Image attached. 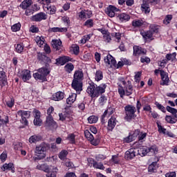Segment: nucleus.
Wrapping results in <instances>:
<instances>
[{
	"instance_id": "f257e3e1",
	"label": "nucleus",
	"mask_w": 177,
	"mask_h": 177,
	"mask_svg": "<svg viewBox=\"0 0 177 177\" xmlns=\"http://www.w3.org/2000/svg\"><path fill=\"white\" fill-rule=\"evenodd\" d=\"M118 92L122 99L124 96H131L133 93V86L132 82L121 77L118 79Z\"/></svg>"
},
{
	"instance_id": "f03ea898",
	"label": "nucleus",
	"mask_w": 177,
	"mask_h": 177,
	"mask_svg": "<svg viewBox=\"0 0 177 177\" xmlns=\"http://www.w3.org/2000/svg\"><path fill=\"white\" fill-rule=\"evenodd\" d=\"M106 88H107V84H101L97 86L95 83L91 82L88 84L86 92L90 97L93 99L95 97H99L100 95H103L106 92Z\"/></svg>"
},
{
	"instance_id": "7ed1b4c3",
	"label": "nucleus",
	"mask_w": 177,
	"mask_h": 177,
	"mask_svg": "<svg viewBox=\"0 0 177 177\" xmlns=\"http://www.w3.org/2000/svg\"><path fill=\"white\" fill-rule=\"evenodd\" d=\"M50 73V70L49 69V66H46L44 67L40 68L37 70V73H33V77L35 80H39L41 81V82H45L47 81L46 77Z\"/></svg>"
},
{
	"instance_id": "20e7f679",
	"label": "nucleus",
	"mask_w": 177,
	"mask_h": 177,
	"mask_svg": "<svg viewBox=\"0 0 177 177\" xmlns=\"http://www.w3.org/2000/svg\"><path fill=\"white\" fill-rule=\"evenodd\" d=\"M124 120L126 121H131L132 118H135V113H136V107L132 106V105H127L124 107Z\"/></svg>"
},
{
	"instance_id": "39448f33",
	"label": "nucleus",
	"mask_w": 177,
	"mask_h": 177,
	"mask_svg": "<svg viewBox=\"0 0 177 177\" xmlns=\"http://www.w3.org/2000/svg\"><path fill=\"white\" fill-rule=\"evenodd\" d=\"M21 117V122L24 124V125H28V120L27 118H30L31 117V112L28 111L19 110L17 113V117Z\"/></svg>"
},
{
	"instance_id": "423d86ee",
	"label": "nucleus",
	"mask_w": 177,
	"mask_h": 177,
	"mask_svg": "<svg viewBox=\"0 0 177 177\" xmlns=\"http://www.w3.org/2000/svg\"><path fill=\"white\" fill-rule=\"evenodd\" d=\"M48 149V144L41 143L39 145L36 147V154H41V156H37L38 160H43V158H45L46 155L44 153V151H46Z\"/></svg>"
},
{
	"instance_id": "0eeeda50",
	"label": "nucleus",
	"mask_w": 177,
	"mask_h": 177,
	"mask_svg": "<svg viewBox=\"0 0 177 177\" xmlns=\"http://www.w3.org/2000/svg\"><path fill=\"white\" fill-rule=\"evenodd\" d=\"M50 0H42L44 9H47V13L48 15H55L56 13V6L50 5Z\"/></svg>"
},
{
	"instance_id": "6e6552de",
	"label": "nucleus",
	"mask_w": 177,
	"mask_h": 177,
	"mask_svg": "<svg viewBox=\"0 0 177 177\" xmlns=\"http://www.w3.org/2000/svg\"><path fill=\"white\" fill-rule=\"evenodd\" d=\"M45 127L50 129H56L57 128V123L53 119V116H46Z\"/></svg>"
},
{
	"instance_id": "1a4fd4ad",
	"label": "nucleus",
	"mask_w": 177,
	"mask_h": 177,
	"mask_svg": "<svg viewBox=\"0 0 177 177\" xmlns=\"http://www.w3.org/2000/svg\"><path fill=\"white\" fill-rule=\"evenodd\" d=\"M34 120L33 124L36 127H41L42 125V119H41V111L34 109Z\"/></svg>"
},
{
	"instance_id": "9d476101",
	"label": "nucleus",
	"mask_w": 177,
	"mask_h": 177,
	"mask_svg": "<svg viewBox=\"0 0 177 177\" xmlns=\"http://www.w3.org/2000/svg\"><path fill=\"white\" fill-rule=\"evenodd\" d=\"M137 154L136 147L131 148L125 152L124 158L125 160H133Z\"/></svg>"
},
{
	"instance_id": "9b49d317",
	"label": "nucleus",
	"mask_w": 177,
	"mask_h": 177,
	"mask_svg": "<svg viewBox=\"0 0 177 177\" xmlns=\"http://www.w3.org/2000/svg\"><path fill=\"white\" fill-rule=\"evenodd\" d=\"M78 17L80 20H86L92 17V12L89 10H82L78 12Z\"/></svg>"
},
{
	"instance_id": "f8f14e48",
	"label": "nucleus",
	"mask_w": 177,
	"mask_h": 177,
	"mask_svg": "<svg viewBox=\"0 0 177 177\" xmlns=\"http://www.w3.org/2000/svg\"><path fill=\"white\" fill-rule=\"evenodd\" d=\"M48 19V15L45 12H39L31 17L32 21H42V20H46Z\"/></svg>"
},
{
	"instance_id": "ddd939ff",
	"label": "nucleus",
	"mask_w": 177,
	"mask_h": 177,
	"mask_svg": "<svg viewBox=\"0 0 177 177\" xmlns=\"http://www.w3.org/2000/svg\"><path fill=\"white\" fill-rule=\"evenodd\" d=\"M71 86L73 89L76 91L77 93H80L82 91V82L73 80Z\"/></svg>"
},
{
	"instance_id": "4468645a",
	"label": "nucleus",
	"mask_w": 177,
	"mask_h": 177,
	"mask_svg": "<svg viewBox=\"0 0 177 177\" xmlns=\"http://www.w3.org/2000/svg\"><path fill=\"white\" fill-rule=\"evenodd\" d=\"M104 62L108 66H110V67H115L117 66V61H115V59L111 55H108L104 57Z\"/></svg>"
},
{
	"instance_id": "2eb2a0df",
	"label": "nucleus",
	"mask_w": 177,
	"mask_h": 177,
	"mask_svg": "<svg viewBox=\"0 0 177 177\" xmlns=\"http://www.w3.org/2000/svg\"><path fill=\"white\" fill-rule=\"evenodd\" d=\"M20 77L24 82H27L31 80V71L28 69H24L21 71Z\"/></svg>"
},
{
	"instance_id": "dca6fc26",
	"label": "nucleus",
	"mask_w": 177,
	"mask_h": 177,
	"mask_svg": "<svg viewBox=\"0 0 177 177\" xmlns=\"http://www.w3.org/2000/svg\"><path fill=\"white\" fill-rule=\"evenodd\" d=\"M115 12H118V8L114 6L110 5L105 9V13L109 15V17H114V16H115Z\"/></svg>"
},
{
	"instance_id": "f3484780",
	"label": "nucleus",
	"mask_w": 177,
	"mask_h": 177,
	"mask_svg": "<svg viewBox=\"0 0 177 177\" xmlns=\"http://www.w3.org/2000/svg\"><path fill=\"white\" fill-rule=\"evenodd\" d=\"M146 136H147V133L140 132V134L138 135V142H136L133 146V147H136V149H139L140 147V144L142 143V142H145V139H146Z\"/></svg>"
},
{
	"instance_id": "a211bd4d",
	"label": "nucleus",
	"mask_w": 177,
	"mask_h": 177,
	"mask_svg": "<svg viewBox=\"0 0 177 177\" xmlns=\"http://www.w3.org/2000/svg\"><path fill=\"white\" fill-rule=\"evenodd\" d=\"M73 59L68 56H63L56 59V63L58 66H64L66 63H68V62H71Z\"/></svg>"
},
{
	"instance_id": "6ab92c4d",
	"label": "nucleus",
	"mask_w": 177,
	"mask_h": 177,
	"mask_svg": "<svg viewBox=\"0 0 177 177\" xmlns=\"http://www.w3.org/2000/svg\"><path fill=\"white\" fill-rule=\"evenodd\" d=\"M133 56H139L140 55H146L147 50L146 49L139 46H134L133 47Z\"/></svg>"
},
{
	"instance_id": "aec40b11",
	"label": "nucleus",
	"mask_w": 177,
	"mask_h": 177,
	"mask_svg": "<svg viewBox=\"0 0 177 177\" xmlns=\"http://www.w3.org/2000/svg\"><path fill=\"white\" fill-rule=\"evenodd\" d=\"M114 113V110H113V108L109 107L102 114V115L101 116V122L102 124H104L105 122V118L106 117V118H109V117H110V115H113Z\"/></svg>"
},
{
	"instance_id": "412c9836",
	"label": "nucleus",
	"mask_w": 177,
	"mask_h": 177,
	"mask_svg": "<svg viewBox=\"0 0 177 177\" xmlns=\"http://www.w3.org/2000/svg\"><path fill=\"white\" fill-rule=\"evenodd\" d=\"M140 133V130L136 129L132 133H131L128 138L125 139V142H127V143H131L133 140H135L138 136H139Z\"/></svg>"
},
{
	"instance_id": "4be33fe9",
	"label": "nucleus",
	"mask_w": 177,
	"mask_h": 177,
	"mask_svg": "<svg viewBox=\"0 0 177 177\" xmlns=\"http://www.w3.org/2000/svg\"><path fill=\"white\" fill-rule=\"evenodd\" d=\"M73 80L81 82L84 80V72L82 71V69H78L75 71L73 75Z\"/></svg>"
},
{
	"instance_id": "5701e85b",
	"label": "nucleus",
	"mask_w": 177,
	"mask_h": 177,
	"mask_svg": "<svg viewBox=\"0 0 177 177\" xmlns=\"http://www.w3.org/2000/svg\"><path fill=\"white\" fill-rule=\"evenodd\" d=\"M88 165H91V167L93 165V167L96 168L97 169H102V170L104 169V166L102 162H97L93 159H88Z\"/></svg>"
},
{
	"instance_id": "b1692460",
	"label": "nucleus",
	"mask_w": 177,
	"mask_h": 177,
	"mask_svg": "<svg viewBox=\"0 0 177 177\" xmlns=\"http://www.w3.org/2000/svg\"><path fill=\"white\" fill-rule=\"evenodd\" d=\"M160 76L162 83H160V85H167L169 83V77H168V73L165 71L161 70L160 71Z\"/></svg>"
},
{
	"instance_id": "393cba45",
	"label": "nucleus",
	"mask_w": 177,
	"mask_h": 177,
	"mask_svg": "<svg viewBox=\"0 0 177 177\" xmlns=\"http://www.w3.org/2000/svg\"><path fill=\"white\" fill-rule=\"evenodd\" d=\"M115 125H117V119L114 117H111L108 120V125H107L108 131H113V129L115 128Z\"/></svg>"
},
{
	"instance_id": "a878e982",
	"label": "nucleus",
	"mask_w": 177,
	"mask_h": 177,
	"mask_svg": "<svg viewBox=\"0 0 177 177\" xmlns=\"http://www.w3.org/2000/svg\"><path fill=\"white\" fill-rule=\"evenodd\" d=\"M64 99V93L62 91H57L53 95V100L55 102H59V100H63Z\"/></svg>"
},
{
	"instance_id": "bb28decb",
	"label": "nucleus",
	"mask_w": 177,
	"mask_h": 177,
	"mask_svg": "<svg viewBox=\"0 0 177 177\" xmlns=\"http://www.w3.org/2000/svg\"><path fill=\"white\" fill-rule=\"evenodd\" d=\"M118 18L121 23H126V21H129L131 19V16L127 13H121L118 15Z\"/></svg>"
},
{
	"instance_id": "cd10ccee",
	"label": "nucleus",
	"mask_w": 177,
	"mask_h": 177,
	"mask_svg": "<svg viewBox=\"0 0 177 177\" xmlns=\"http://www.w3.org/2000/svg\"><path fill=\"white\" fill-rule=\"evenodd\" d=\"M51 45L53 49H56L57 50L62 49V41L60 39L52 40Z\"/></svg>"
},
{
	"instance_id": "c85d7f7f",
	"label": "nucleus",
	"mask_w": 177,
	"mask_h": 177,
	"mask_svg": "<svg viewBox=\"0 0 177 177\" xmlns=\"http://www.w3.org/2000/svg\"><path fill=\"white\" fill-rule=\"evenodd\" d=\"M15 46L16 52H17V53H23V50H24V48H28V45L26 46V41H23L21 44H18L15 45Z\"/></svg>"
},
{
	"instance_id": "c756f323",
	"label": "nucleus",
	"mask_w": 177,
	"mask_h": 177,
	"mask_svg": "<svg viewBox=\"0 0 177 177\" xmlns=\"http://www.w3.org/2000/svg\"><path fill=\"white\" fill-rule=\"evenodd\" d=\"M136 151L137 156H140V157H145V156L148 154L147 147H142L138 149H136Z\"/></svg>"
},
{
	"instance_id": "7c9ffc66",
	"label": "nucleus",
	"mask_w": 177,
	"mask_h": 177,
	"mask_svg": "<svg viewBox=\"0 0 177 177\" xmlns=\"http://www.w3.org/2000/svg\"><path fill=\"white\" fill-rule=\"evenodd\" d=\"M35 41L37 45H38V46H39V48H42V46H44V45H45V39L42 36H41V37L37 36L35 38Z\"/></svg>"
},
{
	"instance_id": "2f4dec72",
	"label": "nucleus",
	"mask_w": 177,
	"mask_h": 177,
	"mask_svg": "<svg viewBox=\"0 0 177 177\" xmlns=\"http://www.w3.org/2000/svg\"><path fill=\"white\" fill-rule=\"evenodd\" d=\"M158 151V148L157 146L153 145L151 147H147V153L149 156H154V154H157Z\"/></svg>"
},
{
	"instance_id": "473e14b6",
	"label": "nucleus",
	"mask_w": 177,
	"mask_h": 177,
	"mask_svg": "<svg viewBox=\"0 0 177 177\" xmlns=\"http://www.w3.org/2000/svg\"><path fill=\"white\" fill-rule=\"evenodd\" d=\"M30 5H32V0H24L21 4L20 8L21 9H27L28 8H30Z\"/></svg>"
},
{
	"instance_id": "72a5a7b5",
	"label": "nucleus",
	"mask_w": 177,
	"mask_h": 177,
	"mask_svg": "<svg viewBox=\"0 0 177 177\" xmlns=\"http://www.w3.org/2000/svg\"><path fill=\"white\" fill-rule=\"evenodd\" d=\"M42 140V137L39 135H34L29 138V142L30 143H37Z\"/></svg>"
},
{
	"instance_id": "f704fd0d",
	"label": "nucleus",
	"mask_w": 177,
	"mask_h": 177,
	"mask_svg": "<svg viewBox=\"0 0 177 177\" xmlns=\"http://www.w3.org/2000/svg\"><path fill=\"white\" fill-rule=\"evenodd\" d=\"M165 59L167 62H176V53L167 54Z\"/></svg>"
},
{
	"instance_id": "c9c22d12",
	"label": "nucleus",
	"mask_w": 177,
	"mask_h": 177,
	"mask_svg": "<svg viewBox=\"0 0 177 177\" xmlns=\"http://www.w3.org/2000/svg\"><path fill=\"white\" fill-rule=\"evenodd\" d=\"M75 100H77V94L72 93L66 99V103H67V104H73V103H74V102H75Z\"/></svg>"
},
{
	"instance_id": "e433bc0d",
	"label": "nucleus",
	"mask_w": 177,
	"mask_h": 177,
	"mask_svg": "<svg viewBox=\"0 0 177 177\" xmlns=\"http://www.w3.org/2000/svg\"><path fill=\"white\" fill-rule=\"evenodd\" d=\"M102 80H103V71L97 70L95 73V80L99 82V81H102Z\"/></svg>"
},
{
	"instance_id": "4c0bfd02",
	"label": "nucleus",
	"mask_w": 177,
	"mask_h": 177,
	"mask_svg": "<svg viewBox=\"0 0 177 177\" xmlns=\"http://www.w3.org/2000/svg\"><path fill=\"white\" fill-rule=\"evenodd\" d=\"M51 32H67V28L55 27L50 29Z\"/></svg>"
},
{
	"instance_id": "58836bf2",
	"label": "nucleus",
	"mask_w": 177,
	"mask_h": 177,
	"mask_svg": "<svg viewBox=\"0 0 177 177\" xmlns=\"http://www.w3.org/2000/svg\"><path fill=\"white\" fill-rule=\"evenodd\" d=\"M141 35L145 39H151V38H153V32H151V30L142 32H141Z\"/></svg>"
},
{
	"instance_id": "ea45409f",
	"label": "nucleus",
	"mask_w": 177,
	"mask_h": 177,
	"mask_svg": "<svg viewBox=\"0 0 177 177\" xmlns=\"http://www.w3.org/2000/svg\"><path fill=\"white\" fill-rule=\"evenodd\" d=\"M67 156H68V151L66 149H63L59 152L58 157L62 160V161H64V160L67 158Z\"/></svg>"
},
{
	"instance_id": "a19ab883",
	"label": "nucleus",
	"mask_w": 177,
	"mask_h": 177,
	"mask_svg": "<svg viewBox=\"0 0 177 177\" xmlns=\"http://www.w3.org/2000/svg\"><path fill=\"white\" fill-rule=\"evenodd\" d=\"M158 168V165H157V162H153L149 167L148 171L149 172H156Z\"/></svg>"
},
{
	"instance_id": "79ce46f5",
	"label": "nucleus",
	"mask_w": 177,
	"mask_h": 177,
	"mask_svg": "<svg viewBox=\"0 0 177 177\" xmlns=\"http://www.w3.org/2000/svg\"><path fill=\"white\" fill-rule=\"evenodd\" d=\"M64 70L65 71H66V73H68V74H70L74 70V65L72 63H68L65 65Z\"/></svg>"
},
{
	"instance_id": "37998d69",
	"label": "nucleus",
	"mask_w": 177,
	"mask_h": 177,
	"mask_svg": "<svg viewBox=\"0 0 177 177\" xmlns=\"http://www.w3.org/2000/svg\"><path fill=\"white\" fill-rule=\"evenodd\" d=\"M92 37H93V33H90L88 35H86L83 36V37L80 40V43L81 44H86V42H88V41H89V39H91V38H92Z\"/></svg>"
},
{
	"instance_id": "c03bdc74",
	"label": "nucleus",
	"mask_w": 177,
	"mask_h": 177,
	"mask_svg": "<svg viewBox=\"0 0 177 177\" xmlns=\"http://www.w3.org/2000/svg\"><path fill=\"white\" fill-rule=\"evenodd\" d=\"M6 124H9V116L5 115L3 118L0 116V128L2 125H6Z\"/></svg>"
},
{
	"instance_id": "a18cd8bd",
	"label": "nucleus",
	"mask_w": 177,
	"mask_h": 177,
	"mask_svg": "<svg viewBox=\"0 0 177 177\" xmlns=\"http://www.w3.org/2000/svg\"><path fill=\"white\" fill-rule=\"evenodd\" d=\"M70 50L73 52L74 55H78L80 53V46L78 44H73L70 48Z\"/></svg>"
},
{
	"instance_id": "49530a36",
	"label": "nucleus",
	"mask_w": 177,
	"mask_h": 177,
	"mask_svg": "<svg viewBox=\"0 0 177 177\" xmlns=\"http://www.w3.org/2000/svg\"><path fill=\"white\" fill-rule=\"evenodd\" d=\"M132 26L135 28H140L143 26V21L140 19H135L132 21Z\"/></svg>"
},
{
	"instance_id": "de8ad7c7",
	"label": "nucleus",
	"mask_w": 177,
	"mask_h": 177,
	"mask_svg": "<svg viewBox=\"0 0 177 177\" xmlns=\"http://www.w3.org/2000/svg\"><path fill=\"white\" fill-rule=\"evenodd\" d=\"M59 117L61 121H71V118H69L70 115L67 113H59Z\"/></svg>"
},
{
	"instance_id": "09e8293b",
	"label": "nucleus",
	"mask_w": 177,
	"mask_h": 177,
	"mask_svg": "<svg viewBox=\"0 0 177 177\" xmlns=\"http://www.w3.org/2000/svg\"><path fill=\"white\" fill-rule=\"evenodd\" d=\"M142 12H145L146 15L150 13V6L148 3H144L141 6Z\"/></svg>"
},
{
	"instance_id": "8fccbe9b",
	"label": "nucleus",
	"mask_w": 177,
	"mask_h": 177,
	"mask_svg": "<svg viewBox=\"0 0 177 177\" xmlns=\"http://www.w3.org/2000/svg\"><path fill=\"white\" fill-rule=\"evenodd\" d=\"M173 17L172 15H167L165 16V19H163V24L165 26H168L169 23H171V21L172 20Z\"/></svg>"
},
{
	"instance_id": "3c124183",
	"label": "nucleus",
	"mask_w": 177,
	"mask_h": 177,
	"mask_svg": "<svg viewBox=\"0 0 177 177\" xmlns=\"http://www.w3.org/2000/svg\"><path fill=\"white\" fill-rule=\"evenodd\" d=\"M99 120V118L96 115H91L88 118V121L89 124H96Z\"/></svg>"
},
{
	"instance_id": "603ef678",
	"label": "nucleus",
	"mask_w": 177,
	"mask_h": 177,
	"mask_svg": "<svg viewBox=\"0 0 177 177\" xmlns=\"http://www.w3.org/2000/svg\"><path fill=\"white\" fill-rule=\"evenodd\" d=\"M84 135L86 139L90 142L95 138V136H93L92 133H91V131H89V130L88 129L84 131Z\"/></svg>"
},
{
	"instance_id": "864d4df0",
	"label": "nucleus",
	"mask_w": 177,
	"mask_h": 177,
	"mask_svg": "<svg viewBox=\"0 0 177 177\" xmlns=\"http://www.w3.org/2000/svg\"><path fill=\"white\" fill-rule=\"evenodd\" d=\"M20 28H21V24L20 23L15 24L11 27V30L13 31V32L20 31Z\"/></svg>"
},
{
	"instance_id": "5fc2aeb1",
	"label": "nucleus",
	"mask_w": 177,
	"mask_h": 177,
	"mask_svg": "<svg viewBox=\"0 0 177 177\" xmlns=\"http://www.w3.org/2000/svg\"><path fill=\"white\" fill-rule=\"evenodd\" d=\"M36 168L37 169H39L40 171H44V172H48V171H49V169L46 164L38 165Z\"/></svg>"
},
{
	"instance_id": "6e6d98bb",
	"label": "nucleus",
	"mask_w": 177,
	"mask_h": 177,
	"mask_svg": "<svg viewBox=\"0 0 177 177\" xmlns=\"http://www.w3.org/2000/svg\"><path fill=\"white\" fill-rule=\"evenodd\" d=\"M13 167V163L10 162V163H6L3 165V167H1L2 171H10V168H12Z\"/></svg>"
},
{
	"instance_id": "4d7b16f0",
	"label": "nucleus",
	"mask_w": 177,
	"mask_h": 177,
	"mask_svg": "<svg viewBox=\"0 0 177 177\" xmlns=\"http://www.w3.org/2000/svg\"><path fill=\"white\" fill-rule=\"evenodd\" d=\"M98 102L100 106H104V104L107 103V97H106V96L104 95H101L100 97L99 98Z\"/></svg>"
},
{
	"instance_id": "13d9d810",
	"label": "nucleus",
	"mask_w": 177,
	"mask_h": 177,
	"mask_svg": "<svg viewBox=\"0 0 177 177\" xmlns=\"http://www.w3.org/2000/svg\"><path fill=\"white\" fill-rule=\"evenodd\" d=\"M165 120L167 121V122H169V124H176V122L175 120V117L173 118L171 115H167L165 117Z\"/></svg>"
},
{
	"instance_id": "bf43d9fd",
	"label": "nucleus",
	"mask_w": 177,
	"mask_h": 177,
	"mask_svg": "<svg viewBox=\"0 0 177 177\" xmlns=\"http://www.w3.org/2000/svg\"><path fill=\"white\" fill-rule=\"evenodd\" d=\"M113 41H115V42H121V33L115 32L113 35Z\"/></svg>"
},
{
	"instance_id": "052dcab7",
	"label": "nucleus",
	"mask_w": 177,
	"mask_h": 177,
	"mask_svg": "<svg viewBox=\"0 0 177 177\" xmlns=\"http://www.w3.org/2000/svg\"><path fill=\"white\" fill-rule=\"evenodd\" d=\"M6 158H8V152L4 151L0 156V160L1 162H5L6 161Z\"/></svg>"
},
{
	"instance_id": "680f3d73",
	"label": "nucleus",
	"mask_w": 177,
	"mask_h": 177,
	"mask_svg": "<svg viewBox=\"0 0 177 177\" xmlns=\"http://www.w3.org/2000/svg\"><path fill=\"white\" fill-rule=\"evenodd\" d=\"M6 73H5V71H0V81L3 82H6Z\"/></svg>"
},
{
	"instance_id": "e2e57ef3",
	"label": "nucleus",
	"mask_w": 177,
	"mask_h": 177,
	"mask_svg": "<svg viewBox=\"0 0 177 177\" xmlns=\"http://www.w3.org/2000/svg\"><path fill=\"white\" fill-rule=\"evenodd\" d=\"M149 31H151L153 34L154 32H158V26L157 25L151 24L149 26Z\"/></svg>"
},
{
	"instance_id": "0e129e2a",
	"label": "nucleus",
	"mask_w": 177,
	"mask_h": 177,
	"mask_svg": "<svg viewBox=\"0 0 177 177\" xmlns=\"http://www.w3.org/2000/svg\"><path fill=\"white\" fill-rule=\"evenodd\" d=\"M166 110H167V111H168L169 113H171V114H173V115H175V114L177 113V110H176V109L172 108V107H171V106H167L166 107Z\"/></svg>"
},
{
	"instance_id": "69168bd1",
	"label": "nucleus",
	"mask_w": 177,
	"mask_h": 177,
	"mask_svg": "<svg viewBox=\"0 0 177 177\" xmlns=\"http://www.w3.org/2000/svg\"><path fill=\"white\" fill-rule=\"evenodd\" d=\"M84 26L88 28H92L93 27V19H88L85 23Z\"/></svg>"
},
{
	"instance_id": "338daca9",
	"label": "nucleus",
	"mask_w": 177,
	"mask_h": 177,
	"mask_svg": "<svg viewBox=\"0 0 177 177\" xmlns=\"http://www.w3.org/2000/svg\"><path fill=\"white\" fill-rule=\"evenodd\" d=\"M103 39L104 42H110L111 41V35H110V32L104 35Z\"/></svg>"
},
{
	"instance_id": "774afa93",
	"label": "nucleus",
	"mask_w": 177,
	"mask_h": 177,
	"mask_svg": "<svg viewBox=\"0 0 177 177\" xmlns=\"http://www.w3.org/2000/svg\"><path fill=\"white\" fill-rule=\"evenodd\" d=\"M6 105L10 108L12 109L13 106H15V99L11 98L10 100L6 102Z\"/></svg>"
}]
</instances>
